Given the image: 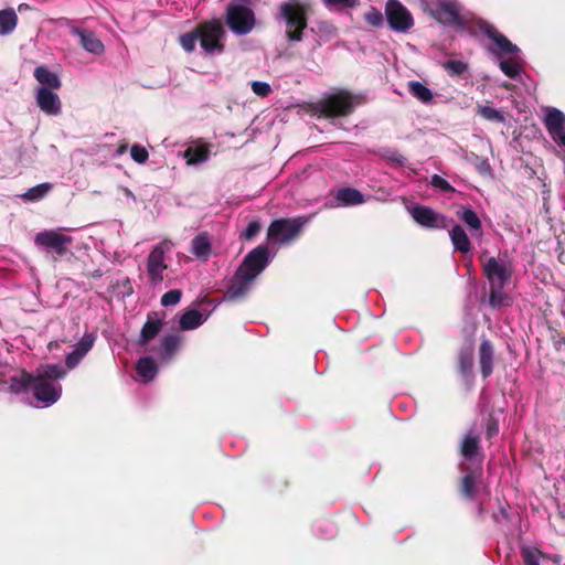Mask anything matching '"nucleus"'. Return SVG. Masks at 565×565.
I'll return each instance as SVG.
<instances>
[{
    "instance_id": "f257e3e1",
    "label": "nucleus",
    "mask_w": 565,
    "mask_h": 565,
    "mask_svg": "<svg viewBox=\"0 0 565 565\" xmlns=\"http://www.w3.org/2000/svg\"><path fill=\"white\" fill-rule=\"evenodd\" d=\"M66 371L60 364H46L36 369L35 374L24 370H17L10 375L8 391L20 395L31 391L34 398L43 407L56 403L62 394L58 380L63 379Z\"/></svg>"
},
{
    "instance_id": "f03ea898",
    "label": "nucleus",
    "mask_w": 565,
    "mask_h": 565,
    "mask_svg": "<svg viewBox=\"0 0 565 565\" xmlns=\"http://www.w3.org/2000/svg\"><path fill=\"white\" fill-rule=\"evenodd\" d=\"M269 260L270 256L266 246H258L249 252L231 280L225 298L237 300L244 297L250 290L256 277L269 264Z\"/></svg>"
},
{
    "instance_id": "7ed1b4c3",
    "label": "nucleus",
    "mask_w": 565,
    "mask_h": 565,
    "mask_svg": "<svg viewBox=\"0 0 565 565\" xmlns=\"http://www.w3.org/2000/svg\"><path fill=\"white\" fill-rule=\"evenodd\" d=\"M482 270L490 286V305L492 307L508 306L510 297L504 291V287L512 277L511 264L501 257H489L482 262Z\"/></svg>"
},
{
    "instance_id": "20e7f679",
    "label": "nucleus",
    "mask_w": 565,
    "mask_h": 565,
    "mask_svg": "<svg viewBox=\"0 0 565 565\" xmlns=\"http://www.w3.org/2000/svg\"><path fill=\"white\" fill-rule=\"evenodd\" d=\"M311 216L280 218L271 222L267 231V239L271 245H287L298 237Z\"/></svg>"
},
{
    "instance_id": "39448f33",
    "label": "nucleus",
    "mask_w": 565,
    "mask_h": 565,
    "mask_svg": "<svg viewBox=\"0 0 565 565\" xmlns=\"http://www.w3.org/2000/svg\"><path fill=\"white\" fill-rule=\"evenodd\" d=\"M174 243L163 239L150 250L146 262V273L150 285L158 286L164 279L168 269L167 255L172 252Z\"/></svg>"
},
{
    "instance_id": "423d86ee",
    "label": "nucleus",
    "mask_w": 565,
    "mask_h": 565,
    "mask_svg": "<svg viewBox=\"0 0 565 565\" xmlns=\"http://www.w3.org/2000/svg\"><path fill=\"white\" fill-rule=\"evenodd\" d=\"M279 12L286 22L288 39L300 41L302 30L307 26L305 4L297 0H290L280 4Z\"/></svg>"
},
{
    "instance_id": "0eeeda50",
    "label": "nucleus",
    "mask_w": 565,
    "mask_h": 565,
    "mask_svg": "<svg viewBox=\"0 0 565 565\" xmlns=\"http://www.w3.org/2000/svg\"><path fill=\"white\" fill-rule=\"evenodd\" d=\"M255 14L253 10L238 2H231L226 10V24L237 35L249 33L255 26Z\"/></svg>"
},
{
    "instance_id": "6e6552de",
    "label": "nucleus",
    "mask_w": 565,
    "mask_h": 565,
    "mask_svg": "<svg viewBox=\"0 0 565 565\" xmlns=\"http://www.w3.org/2000/svg\"><path fill=\"white\" fill-rule=\"evenodd\" d=\"M356 104L355 98L347 92L334 94L320 103V116L326 118L347 116Z\"/></svg>"
},
{
    "instance_id": "1a4fd4ad",
    "label": "nucleus",
    "mask_w": 565,
    "mask_h": 565,
    "mask_svg": "<svg viewBox=\"0 0 565 565\" xmlns=\"http://www.w3.org/2000/svg\"><path fill=\"white\" fill-rule=\"evenodd\" d=\"M200 44L207 54L221 53L223 45L221 43L224 36V29L220 21H210L198 28Z\"/></svg>"
},
{
    "instance_id": "9d476101",
    "label": "nucleus",
    "mask_w": 565,
    "mask_h": 565,
    "mask_svg": "<svg viewBox=\"0 0 565 565\" xmlns=\"http://www.w3.org/2000/svg\"><path fill=\"white\" fill-rule=\"evenodd\" d=\"M433 14L443 24L452 25L460 30L469 29V19L460 13L457 3L451 0H440L436 4Z\"/></svg>"
},
{
    "instance_id": "9b49d317",
    "label": "nucleus",
    "mask_w": 565,
    "mask_h": 565,
    "mask_svg": "<svg viewBox=\"0 0 565 565\" xmlns=\"http://www.w3.org/2000/svg\"><path fill=\"white\" fill-rule=\"evenodd\" d=\"M543 122L552 140L565 150V114L555 107L543 109Z\"/></svg>"
},
{
    "instance_id": "f8f14e48",
    "label": "nucleus",
    "mask_w": 565,
    "mask_h": 565,
    "mask_svg": "<svg viewBox=\"0 0 565 565\" xmlns=\"http://www.w3.org/2000/svg\"><path fill=\"white\" fill-rule=\"evenodd\" d=\"M477 25L479 31L486 35L494 45L491 49L495 55L503 54H518L519 47L513 44L507 36L500 33L492 24L487 21L478 20Z\"/></svg>"
},
{
    "instance_id": "ddd939ff",
    "label": "nucleus",
    "mask_w": 565,
    "mask_h": 565,
    "mask_svg": "<svg viewBox=\"0 0 565 565\" xmlns=\"http://www.w3.org/2000/svg\"><path fill=\"white\" fill-rule=\"evenodd\" d=\"M408 212L417 224L427 228H447L451 222L446 215L424 205L409 206Z\"/></svg>"
},
{
    "instance_id": "4468645a",
    "label": "nucleus",
    "mask_w": 565,
    "mask_h": 565,
    "mask_svg": "<svg viewBox=\"0 0 565 565\" xmlns=\"http://www.w3.org/2000/svg\"><path fill=\"white\" fill-rule=\"evenodd\" d=\"M385 13L390 26L395 31L406 32L414 24L409 11L397 0L387 1Z\"/></svg>"
},
{
    "instance_id": "2eb2a0df",
    "label": "nucleus",
    "mask_w": 565,
    "mask_h": 565,
    "mask_svg": "<svg viewBox=\"0 0 565 565\" xmlns=\"http://www.w3.org/2000/svg\"><path fill=\"white\" fill-rule=\"evenodd\" d=\"M34 242L38 246L52 249L57 255H64L73 243V238L63 234L61 230H49L38 233Z\"/></svg>"
},
{
    "instance_id": "dca6fc26",
    "label": "nucleus",
    "mask_w": 565,
    "mask_h": 565,
    "mask_svg": "<svg viewBox=\"0 0 565 565\" xmlns=\"http://www.w3.org/2000/svg\"><path fill=\"white\" fill-rule=\"evenodd\" d=\"M35 100L39 108L49 116H57L62 111L60 96L52 89L45 87L35 88Z\"/></svg>"
},
{
    "instance_id": "f3484780",
    "label": "nucleus",
    "mask_w": 565,
    "mask_h": 565,
    "mask_svg": "<svg viewBox=\"0 0 565 565\" xmlns=\"http://www.w3.org/2000/svg\"><path fill=\"white\" fill-rule=\"evenodd\" d=\"M96 337L93 333H85L75 345V349L66 355L65 363L68 369H74L79 364L83 358L90 351Z\"/></svg>"
},
{
    "instance_id": "a211bd4d",
    "label": "nucleus",
    "mask_w": 565,
    "mask_h": 565,
    "mask_svg": "<svg viewBox=\"0 0 565 565\" xmlns=\"http://www.w3.org/2000/svg\"><path fill=\"white\" fill-rule=\"evenodd\" d=\"M34 77L39 83L38 87L57 90L62 86V82L57 73L51 71L45 65H40L34 70Z\"/></svg>"
},
{
    "instance_id": "6ab92c4d",
    "label": "nucleus",
    "mask_w": 565,
    "mask_h": 565,
    "mask_svg": "<svg viewBox=\"0 0 565 565\" xmlns=\"http://www.w3.org/2000/svg\"><path fill=\"white\" fill-rule=\"evenodd\" d=\"M74 34L79 36L82 46L89 53L99 55L104 52L103 42L95 34L87 30L73 29Z\"/></svg>"
},
{
    "instance_id": "aec40b11",
    "label": "nucleus",
    "mask_w": 565,
    "mask_h": 565,
    "mask_svg": "<svg viewBox=\"0 0 565 565\" xmlns=\"http://www.w3.org/2000/svg\"><path fill=\"white\" fill-rule=\"evenodd\" d=\"M449 237L456 252L467 254L471 250V242L461 225L455 224L449 231Z\"/></svg>"
},
{
    "instance_id": "412c9836",
    "label": "nucleus",
    "mask_w": 565,
    "mask_h": 565,
    "mask_svg": "<svg viewBox=\"0 0 565 565\" xmlns=\"http://www.w3.org/2000/svg\"><path fill=\"white\" fill-rule=\"evenodd\" d=\"M493 347L491 342L487 339H483L479 349V363L481 367V373L483 377H488L491 375L493 370Z\"/></svg>"
},
{
    "instance_id": "4be33fe9",
    "label": "nucleus",
    "mask_w": 565,
    "mask_h": 565,
    "mask_svg": "<svg viewBox=\"0 0 565 565\" xmlns=\"http://www.w3.org/2000/svg\"><path fill=\"white\" fill-rule=\"evenodd\" d=\"M457 215L468 226L471 235L480 236L482 234L481 220L473 210L463 207L457 212Z\"/></svg>"
},
{
    "instance_id": "5701e85b",
    "label": "nucleus",
    "mask_w": 565,
    "mask_h": 565,
    "mask_svg": "<svg viewBox=\"0 0 565 565\" xmlns=\"http://www.w3.org/2000/svg\"><path fill=\"white\" fill-rule=\"evenodd\" d=\"M461 455L466 460H475L479 450V436L470 430L462 439Z\"/></svg>"
},
{
    "instance_id": "b1692460",
    "label": "nucleus",
    "mask_w": 565,
    "mask_h": 565,
    "mask_svg": "<svg viewBox=\"0 0 565 565\" xmlns=\"http://www.w3.org/2000/svg\"><path fill=\"white\" fill-rule=\"evenodd\" d=\"M191 253L199 259L206 260L211 255V242L205 233L199 234L192 241Z\"/></svg>"
},
{
    "instance_id": "393cba45",
    "label": "nucleus",
    "mask_w": 565,
    "mask_h": 565,
    "mask_svg": "<svg viewBox=\"0 0 565 565\" xmlns=\"http://www.w3.org/2000/svg\"><path fill=\"white\" fill-rule=\"evenodd\" d=\"M461 470L467 472L462 478L461 491L467 498L473 499L477 488V479L480 472H468V467L466 466V463H461ZM478 471H480V461H478Z\"/></svg>"
},
{
    "instance_id": "a878e982",
    "label": "nucleus",
    "mask_w": 565,
    "mask_h": 565,
    "mask_svg": "<svg viewBox=\"0 0 565 565\" xmlns=\"http://www.w3.org/2000/svg\"><path fill=\"white\" fill-rule=\"evenodd\" d=\"M476 114L490 122L505 124V115L502 109L494 108L490 103L478 105L476 107Z\"/></svg>"
},
{
    "instance_id": "bb28decb",
    "label": "nucleus",
    "mask_w": 565,
    "mask_h": 565,
    "mask_svg": "<svg viewBox=\"0 0 565 565\" xmlns=\"http://www.w3.org/2000/svg\"><path fill=\"white\" fill-rule=\"evenodd\" d=\"M337 201L340 205L351 206L364 203L363 194L356 189L342 188L337 192Z\"/></svg>"
},
{
    "instance_id": "cd10ccee",
    "label": "nucleus",
    "mask_w": 565,
    "mask_h": 565,
    "mask_svg": "<svg viewBox=\"0 0 565 565\" xmlns=\"http://www.w3.org/2000/svg\"><path fill=\"white\" fill-rule=\"evenodd\" d=\"M136 370L139 377L145 383L152 381L158 372L156 362L149 356L139 359L136 365Z\"/></svg>"
},
{
    "instance_id": "c85d7f7f",
    "label": "nucleus",
    "mask_w": 565,
    "mask_h": 565,
    "mask_svg": "<svg viewBox=\"0 0 565 565\" xmlns=\"http://www.w3.org/2000/svg\"><path fill=\"white\" fill-rule=\"evenodd\" d=\"M207 319L196 309L185 311L180 318V328L182 330H193L199 328Z\"/></svg>"
},
{
    "instance_id": "c756f323",
    "label": "nucleus",
    "mask_w": 565,
    "mask_h": 565,
    "mask_svg": "<svg viewBox=\"0 0 565 565\" xmlns=\"http://www.w3.org/2000/svg\"><path fill=\"white\" fill-rule=\"evenodd\" d=\"M18 24V15L12 8L0 10V35L11 34Z\"/></svg>"
},
{
    "instance_id": "7c9ffc66",
    "label": "nucleus",
    "mask_w": 565,
    "mask_h": 565,
    "mask_svg": "<svg viewBox=\"0 0 565 565\" xmlns=\"http://www.w3.org/2000/svg\"><path fill=\"white\" fill-rule=\"evenodd\" d=\"M162 326L161 319L149 317L141 329L139 343L146 344L152 340L160 332Z\"/></svg>"
},
{
    "instance_id": "2f4dec72",
    "label": "nucleus",
    "mask_w": 565,
    "mask_h": 565,
    "mask_svg": "<svg viewBox=\"0 0 565 565\" xmlns=\"http://www.w3.org/2000/svg\"><path fill=\"white\" fill-rule=\"evenodd\" d=\"M408 92L413 97L423 104H430L434 100V94L430 88L420 82L412 81L408 83Z\"/></svg>"
},
{
    "instance_id": "473e14b6",
    "label": "nucleus",
    "mask_w": 565,
    "mask_h": 565,
    "mask_svg": "<svg viewBox=\"0 0 565 565\" xmlns=\"http://www.w3.org/2000/svg\"><path fill=\"white\" fill-rule=\"evenodd\" d=\"M180 344L179 337L174 334L167 335L162 339L160 345L159 358L162 362H168L171 360L173 354L177 352Z\"/></svg>"
},
{
    "instance_id": "72a5a7b5",
    "label": "nucleus",
    "mask_w": 565,
    "mask_h": 565,
    "mask_svg": "<svg viewBox=\"0 0 565 565\" xmlns=\"http://www.w3.org/2000/svg\"><path fill=\"white\" fill-rule=\"evenodd\" d=\"M499 67L510 78L519 77L523 71L522 60L519 56L501 60Z\"/></svg>"
},
{
    "instance_id": "f704fd0d",
    "label": "nucleus",
    "mask_w": 565,
    "mask_h": 565,
    "mask_svg": "<svg viewBox=\"0 0 565 565\" xmlns=\"http://www.w3.org/2000/svg\"><path fill=\"white\" fill-rule=\"evenodd\" d=\"M210 157L207 146L190 147L184 151V158L188 164H198L205 162Z\"/></svg>"
},
{
    "instance_id": "c9c22d12",
    "label": "nucleus",
    "mask_w": 565,
    "mask_h": 565,
    "mask_svg": "<svg viewBox=\"0 0 565 565\" xmlns=\"http://www.w3.org/2000/svg\"><path fill=\"white\" fill-rule=\"evenodd\" d=\"M473 367L472 347L463 348L459 353V370L463 376H469Z\"/></svg>"
},
{
    "instance_id": "e433bc0d",
    "label": "nucleus",
    "mask_w": 565,
    "mask_h": 565,
    "mask_svg": "<svg viewBox=\"0 0 565 565\" xmlns=\"http://www.w3.org/2000/svg\"><path fill=\"white\" fill-rule=\"evenodd\" d=\"M52 189V184L49 182L38 184L26 192H24L21 198L26 201H39L43 199Z\"/></svg>"
},
{
    "instance_id": "4c0bfd02",
    "label": "nucleus",
    "mask_w": 565,
    "mask_h": 565,
    "mask_svg": "<svg viewBox=\"0 0 565 565\" xmlns=\"http://www.w3.org/2000/svg\"><path fill=\"white\" fill-rule=\"evenodd\" d=\"M443 66L449 76H461L468 71V64L460 60H448Z\"/></svg>"
},
{
    "instance_id": "58836bf2",
    "label": "nucleus",
    "mask_w": 565,
    "mask_h": 565,
    "mask_svg": "<svg viewBox=\"0 0 565 565\" xmlns=\"http://www.w3.org/2000/svg\"><path fill=\"white\" fill-rule=\"evenodd\" d=\"M525 565H540L541 552L534 547H523L521 551Z\"/></svg>"
},
{
    "instance_id": "ea45409f",
    "label": "nucleus",
    "mask_w": 565,
    "mask_h": 565,
    "mask_svg": "<svg viewBox=\"0 0 565 565\" xmlns=\"http://www.w3.org/2000/svg\"><path fill=\"white\" fill-rule=\"evenodd\" d=\"M200 40L199 31L193 33H186L180 36V44L186 52H192L196 45V41Z\"/></svg>"
},
{
    "instance_id": "a19ab883",
    "label": "nucleus",
    "mask_w": 565,
    "mask_h": 565,
    "mask_svg": "<svg viewBox=\"0 0 565 565\" xmlns=\"http://www.w3.org/2000/svg\"><path fill=\"white\" fill-rule=\"evenodd\" d=\"M181 297L182 292L179 289L170 290L161 297V305L163 307L175 306L181 300Z\"/></svg>"
},
{
    "instance_id": "79ce46f5",
    "label": "nucleus",
    "mask_w": 565,
    "mask_h": 565,
    "mask_svg": "<svg viewBox=\"0 0 565 565\" xmlns=\"http://www.w3.org/2000/svg\"><path fill=\"white\" fill-rule=\"evenodd\" d=\"M328 8L351 9L358 6L359 0H322Z\"/></svg>"
},
{
    "instance_id": "37998d69",
    "label": "nucleus",
    "mask_w": 565,
    "mask_h": 565,
    "mask_svg": "<svg viewBox=\"0 0 565 565\" xmlns=\"http://www.w3.org/2000/svg\"><path fill=\"white\" fill-rule=\"evenodd\" d=\"M130 156L137 163H145L148 160V151L145 147L132 145L130 148Z\"/></svg>"
},
{
    "instance_id": "c03bdc74",
    "label": "nucleus",
    "mask_w": 565,
    "mask_h": 565,
    "mask_svg": "<svg viewBox=\"0 0 565 565\" xmlns=\"http://www.w3.org/2000/svg\"><path fill=\"white\" fill-rule=\"evenodd\" d=\"M365 21L372 26H380L383 24L382 12L375 8H371L364 15Z\"/></svg>"
},
{
    "instance_id": "a18cd8bd",
    "label": "nucleus",
    "mask_w": 565,
    "mask_h": 565,
    "mask_svg": "<svg viewBox=\"0 0 565 565\" xmlns=\"http://www.w3.org/2000/svg\"><path fill=\"white\" fill-rule=\"evenodd\" d=\"M252 90L255 95L259 97H266L270 94L271 87L266 82L254 81L252 83Z\"/></svg>"
},
{
    "instance_id": "49530a36",
    "label": "nucleus",
    "mask_w": 565,
    "mask_h": 565,
    "mask_svg": "<svg viewBox=\"0 0 565 565\" xmlns=\"http://www.w3.org/2000/svg\"><path fill=\"white\" fill-rule=\"evenodd\" d=\"M430 184L444 192H452L454 188L450 183L438 174H434L430 179Z\"/></svg>"
},
{
    "instance_id": "de8ad7c7",
    "label": "nucleus",
    "mask_w": 565,
    "mask_h": 565,
    "mask_svg": "<svg viewBox=\"0 0 565 565\" xmlns=\"http://www.w3.org/2000/svg\"><path fill=\"white\" fill-rule=\"evenodd\" d=\"M260 231V223L258 221H252L244 232L241 234L245 239H252L255 237Z\"/></svg>"
},
{
    "instance_id": "09e8293b",
    "label": "nucleus",
    "mask_w": 565,
    "mask_h": 565,
    "mask_svg": "<svg viewBox=\"0 0 565 565\" xmlns=\"http://www.w3.org/2000/svg\"><path fill=\"white\" fill-rule=\"evenodd\" d=\"M499 431V426L495 422H491L489 423L488 425V429H487V434H488V437H493L494 435H497Z\"/></svg>"
},
{
    "instance_id": "8fccbe9b",
    "label": "nucleus",
    "mask_w": 565,
    "mask_h": 565,
    "mask_svg": "<svg viewBox=\"0 0 565 565\" xmlns=\"http://www.w3.org/2000/svg\"><path fill=\"white\" fill-rule=\"evenodd\" d=\"M479 170L482 173L490 172V164L487 160H483L481 164L479 166Z\"/></svg>"
},
{
    "instance_id": "3c124183",
    "label": "nucleus",
    "mask_w": 565,
    "mask_h": 565,
    "mask_svg": "<svg viewBox=\"0 0 565 565\" xmlns=\"http://www.w3.org/2000/svg\"><path fill=\"white\" fill-rule=\"evenodd\" d=\"M233 2L244 3L249 7L252 0H234Z\"/></svg>"
},
{
    "instance_id": "603ef678",
    "label": "nucleus",
    "mask_w": 565,
    "mask_h": 565,
    "mask_svg": "<svg viewBox=\"0 0 565 565\" xmlns=\"http://www.w3.org/2000/svg\"><path fill=\"white\" fill-rule=\"evenodd\" d=\"M502 86H503L504 88H509V87H510V85H509L508 83H504Z\"/></svg>"
}]
</instances>
